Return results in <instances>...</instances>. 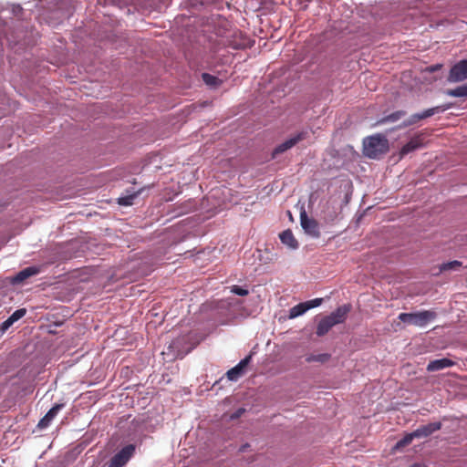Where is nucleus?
Segmentation results:
<instances>
[{
    "mask_svg": "<svg viewBox=\"0 0 467 467\" xmlns=\"http://www.w3.org/2000/svg\"><path fill=\"white\" fill-rule=\"evenodd\" d=\"M389 149L388 139L380 133L368 136L363 140V153L369 159H379Z\"/></svg>",
    "mask_w": 467,
    "mask_h": 467,
    "instance_id": "1",
    "label": "nucleus"
},
{
    "mask_svg": "<svg viewBox=\"0 0 467 467\" xmlns=\"http://www.w3.org/2000/svg\"><path fill=\"white\" fill-rule=\"evenodd\" d=\"M437 315L431 310H423L416 313H400L399 319L417 327H424L436 318Z\"/></svg>",
    "mask_w": 467,
    "mask_h": 467,
    "instance_id": "2",
    "label": "nucleus"
},
{
    "mask_svg": "<svg viewBox=\"0 0 467 467\" xmlns=\"http://www.w3.org/2000/svg\"><path fill=\"white\" fill-rule=\"evenodd\" d=\"M451 108V104H444L437 107H433L428 109H425L421 113H416L411 115L408 119H406L402 125H400L401 128H405L408 126H411L418 121L430 118L437 113L443 112Z\"/></svg>",
    "mask_w": 467,
    "mask_h": 467,
    "instance_id": "3",
    "label": "nucleus"
},
{
    "mask_svg": "<svg viewBox=\"0 0 467 467\" xmlns=\"http://www.w3.org/2000/svg\"><path fill=\"white\" fill-rule=\"evenodd\" d=\"M134 444H129L117 452L109 462L108 467H124L135 453Z\"/></svg>",
    "mask_w": 467,
    "mask_h": 467,
    "instance_id": "4",
    "label": "nucleus"
},
{
    "mask_svg": "<svg viewBox=\"0 0 467 467\" xmlns=\"http://www.w3.org/2000/svg\"><path fill=\"white\" fill-rule=\"evenodd\" d=\"M25 373L19 372L17 375L11 377L8 380L6 387L9 388V392L14 395L26 393L31 391V386L24 377Z\"/></svg>",
    "mask_w": 467,
    "mask_h": 467,
    "instance_id": "5",
    "label": "nucleus"
},
{
    "mask_svg": "<svg viewBox=\"0 0 467 467\" xmlns=\"http://www.w3.org/2000/svg\"><path fill=\"white\" fill-rule=\"evenodd\" d=\"M225 45L234 49H244L252 46V41L246 35L235 30L226 36Z\"/></svg>",
    "mask_w": 467,
    "mask_h": 467,
    "instance_id": "6",
    "label": "nucleus"
},
{
    "mask_svg": "<svg viewBox=\"0 0 467 467\" xmlns=\"http://www.w3.org/2000/svg\"><path fill=\"white\" fill-rule=\"evenodd\" d=\"M467 79V59L454 64L449 72L447 80L451 83L462 82Z\"/></svg>",
    "mask_w": 467,
    "mask_h": 467,
    "instance_id": "7",
    "label": "nucleus"
},
{
    "mask_svg": "<svg viewBox=\"0 0 467 467\" xmlns=\"http://www.w3.org/2000/svg\"><path fill=\"white\" fill-rule=\"evenodd\" d=\"M306 132H299L296 135L291 137L281 144L277 145L272 151V159H275L279 154L285 152L286 150L293 148L298 142L306 139Z\"/></svg>",
    "mask_w": 467,
    "mask_h": 467,
    "instance_id": "8",
    "label": "nucleus"
},
{
    "mask_svg": "<svg viewBox=\"0 0 467 467\" xmlns=\"http://www.w3.org/2000/svg\"><path fill=\"white\" fill-rule=\"evenodd\" d=\"M300 223L307 234L315 238L320 236L318 223L315 219L308 218L305 211L300 213Z\"/></svg>",
    "mask_w": 467,
    "mask_h": 467,
    "instance_id": "9",
    "label": "nucleus"
},
{
    "mask_svg": "<svg viewBox=\"0 0 467 467\" xmlns=\"http://www.w3.org/2000/svg\"><path fill=\"white\" fill-rule=\"evenodd\" d=\"M252 358V355H248L242 359L235 367L226 372V377L231 381L238 380L244 373L245 368L248 366Z\"/></svg>",
    "mask_w": 467,
    "mask_h": 467,
    "instance_id": "10",
    "label": "nucleus"
},
{
    "mask_svg": "<svg viewBox=\"0 0 467 467\" xmlns=\"http://www.w3.org/2000/svg\"><path fill=\"white\" fill-rule=\"evenodd\" d=\"M350 308L349 305H343L328 315L327 317L332 321V325L336 326L344 323Z\"/></svg>",
    "mask_w": 467,
    "mask_h": 467,
    "instance_id": "11",
    "label": "nucleus"
},
{
    "mask_svg": "<svg viewBox=\"0 0 467 467\" xmlns=\"http://www.w3.org/2000/svg\"><path fill=\"white\" fill-rule=\"evenodd\" d=\"M41 272L40 266H28L19 271L12 279L14 284H20L27 278L36 275Z\"/></svg>",
    "mask_w": 467,
    "mask_h": 467,
    "instance_id": "12",
    "label": "nucleus"
},
{
    "mask_svg": "<svg viewBox=\"0 0 467 467\" xmlns=\"http://www.w3.org/2000/svg\"><path fill=\"white\" fill-rule=\"evenodd\" d=\"M441 427V422H431L426 425L420 426L418 429L414 431V436L417 439L427 438L431 435L436 431H439Z\"/></svg>",
    "mask_w": 467,
    "mask_h": 467,
    "instance_id": "13",
    "label": "nucleus"
},
{
    "mask_svg": "<svg viewBox=\"0 0 467 467\" xmlns=\"http://www.w3.org/2000/svg\"><path fill=\"white\" fill-rule=\"evenodd\" d=\"M423 146V138L421 135L413 137L408 143H406L400 150V158L421 148Z\"/></svg>",
    "mask_w": 467,
    "mask_h": 467,
    "instance_id": "14",
    "label": "nucleus"
},
{
    "mask_svg": "<svg viewBox=\"0 0 467 467\" xmlns=\"http://www.w3.org/2000/svg\"><path fill=\"white\" fill-rule=\"evenodd\" d=\"M454 364V361L447 358L435 359L429 362L427 370L430 372L438 371L446 368L452 367Z\"/></svg>",
    "mask_w": 467,
    "mask_h": 467,
    "instance_id": "15",
    "label": "nucleus"
},
{
    "mask_svg": "<svg viewBox=\"0 0 467 467\" xmlns=\"http://www.w3.org/2000/svg\"><path fill=\"white\" fill-rule=\"evenodd\" d=\"M279 238L282 244H284L290 249H296L298 247V242L295 238L292 231L289 229L283 231L279 234Z\"/></svg>",
    "mask_w": 467,
    "mask_h": 467,
    "instance_id": "16",
    "label": "nucleus"
},
{
    "mask_svg": "<svg viewBox=\"0 0 467 467\" xmlns=\"http://www.w3.org/2000/svg\"><path fill=\"white\" fill-rule=\"evenodd\" d=\"M334 327V325H332V321H330V319L328 318L327 316H326L325 317H323L318 325H317V335L318 337H323L325 336L332 327Z\"/></svg>",
    "mask_w": 467,
    "mask_h": 467,
    "instance_id": "17",
    "label": "nucleus"
},
{
    "mask_svg": "<svg viewBox=\"0 0 467 467\" xmlns=\"http://www.w3.org/2000/svg\"><path fill=\"white\" fill-rule=\"evenodd\" d=\"M406 111L404 110H397L377 121V125H381L387 122H396L400 119L402 117L406 115Z\"/></svg>",
    "mask_w": 467,
    "mask_h": 467,
    "instance_id": "18",
    "label": "nucleus"
},
{
    "mask_svg": "<svg viewBox=\"0 0 467 467\" xmlns=\"http://www.w3.org/2000/svg\"><path fill=\"white\" fill-rule=\"evenodd\" d=\"M445 93L453 98H467V83L452 89H447Z\"/></svg>",
    "mask_w": 467,
    "mask_h": 467,
    "instance_id": "19",
    "label": "nucleus"
},
{
    "mask_svg": "<svg viewBox=\"0 0 467 467\" xmlns=\"http://www.w3.org/2000/svg\"><path fill=\"white\" fill-rule=\"evenodd\" d=\"M308 310V306L306 302H302L293 306L289 310V318H296L303 314H305Z\"/></svg>",
    "mask_w": 467,
    "mask_h": 467,
    "instance_id": "20",
    "label": "nucleus"
},
{
    "mask_svg": "<svg viewBox=\"0 0 467 467\" xmlns=\"http://www.w3.org/2000/svg\"><path fill=\"white\" fill-rule=\"evenodd\" d=\"M202 78L207 86L213 88L219 87L222 84L221 79H219L217 77L213 76L209 73H202Z\"/></svg>",
    "mask_w": 467,
    "mask_h": 467,
    "instance_id": "21",
    "label": "nucleus"
},
{
    "mask_svg": "<svg viewBox=\"0 0 467 467\" xmlns=\"http://www.w3.org/2000/svg\"><path fill=\"white\" fill-rule=\"evenodd\" d=\"M57 411L58 410H48L47 413L39 420L37 424L38 429L43 430L48 427Z\"/></svg>",
    "mask_w": 467,
    "mask_h": 467,
    "instance_id": "22",
    "label": "nucleus"
},
{
    "mask_svg": "<svg viewBox=\"0 0 467 467\" xmlns=\"http://www.w3.org/2000/svg\"><path fill=\"white\" fill-rule=\"evenodd\" d=\"M417 439L416 436H414V431L406 434L401 440H400L397 444L396 448H402L411 443V441Z\"/></svg>",
    "mask_w": 467,
    "mask_h": 467,
    "instance_id": "23",
    "label": "nucleus"
},
{
    "mask_svg": "<svg viewBox=\"0 0 467 467\" xmlns=\"http://www.w3.org/2000/svg\"><path fill=\"white\" fill-rule=\"evenodd\" d=\"M138 194L139 192H135L130 195L119 197L118 200V203L123 206L131 205L133 203V200L138 196Z\"/></svg>",
    "mask_w": 467,
    "mask_h": 467,
    "instance_id": "24",
    "label": "nucleus"
},
{
    "mask_svg": "<svg viewBox=\"0 0 467 467\" xmlns=\"http://www.w3.org/2000/svg\"><path fill=\"white\" fill-rule=\"evenodd\" d=\"M462 265V263L460 261H451L446 264L441 265V271H448V270H456L459 269Z\"/></svg>",
    "mask_w": 467,
    "mask_h": 467,
    "instance_id": "25",
    "label": "nucleus"
},
{
    "mask_svg": "<svg viewBox=\"0 0 467 467\" xmlns=\"http://www.w3.org/2000/svg\"><path fill=\"white\" fill-rule=\"evenodd\" d=\"M26 314V308H19L16 310L8 318L13 322H16Z\"/></svg>",
    "mask_w": 467,
    "mask_h": 467,
    "instance_id": "26",
    "label": "nucleus"
},
{
    "mask_svg": "<svg viewBox=\"0 0 467 467\" xmlns=\"http://www.w3.org/2000/svg\"><path fill=\"white\" fill-rule=\"evenodd\" d=\"M230 289H231L232 293H234L235 295H238V296H247L249 294V291L246 288H243V287H241L239 285H232L230 287Z\"/></svg>",
    "mask_w": 467,
    "mask_h": 467,
    "instance_id": "27",
    "label": "nucleus"
},
{
    "mask_svg": "<svg viewBox=\"0 0 467 467\" xmlns=\"http://www.w3.org/2000/svg\"><path fill=\"white\" fill-rule=\"evenodd\" d=\"M323 302L322 298H315L309 301H306V306H308V310L317 306H319Z\"/></svg>",
    "mask_w": 467,
    "mask_h": 467,
    "instance_id": "28",
    "label": "nucleus"
},
{
    "mask_svg": "<svg viewBox=\"0 0 467 467\" xmlns=\"http://www.w3.org/2000/svg\"><path fill=\"white\" fill-rule=\"evenodd\" d=\"M329 356L327 354H321L318 356H311L307 358V361H321L324 362L327 360Z\"/></svg>",
    "mask_w": 467,
    "mask_h": 467,
    "instance_id": "29",
    "label": "nucleus"
},
{
    "mask_svg": "<svg viewBox=\"0 0 467 467\" xmlns=\"http://www.w3.org/2000/svg\"><path fill=\"white\" fill-rule=\"evenodd\" d=\"M14 323L9 319L7 318L5 321L3 322V324L1 325V327L0 329L5 332Z\"/></svg>",
    "mask_w": 467,
    "mask_h": 467,
    "instance_id": "30",
    "label": "nucleus"
},
{
    "mask_svg": "<svg viewBox=\"0 0 467 467\" xmlns=\"http://www.w3.org/2000/svg\"><path fill=\"white\" fill-rule=\"evenodd\" d=\"M441 64H436V65H433V66H431L430 67H428V71L434 72V71L441 69Z\"/></svg>",
    "mask_w": 467,
    "mask_h": 467,
    "instance_id": "31",
    "label": "nucleus"
},
{
    "mask_svg": "<svg viewBox=\"0 0 467 467\" xmlns=\"http://www.w3.org/2000/svg\"><path fill=\"white\" fill-rule=\"evenodd\" d=\"M244 410H237L234 414L231 415L230 418L231 419H238L240 416H241V413L243 412Z\"/></svg>",
    "mask_w": 467,
    "mask_h": 467,
    "instance_id": "32",
    "label": "nucleus"
},
{
    "mask_svg": "<svg viewBox=\"0 0 467 467\" xmlns=\"http://www.w3.org/2000/svg\"><path fill=\"white\" fill-rule=\"evenodd\" d=\"M248 447H249V444H248V443H246V444H244V445L241 446V448H240V451H246V449H247Z\"/></svg>",
    "mask_w": 467,
    "mask_h": 467,
    "instance_id": "33",
    "label": "nucleus"
},
{
    "mask_svg": "<svg viewBox=\"0 0 467 467\" xmlns=\"http://www.w3.org/2000/svg\"><path fill=\"white\" fill-rule=\"evenodd\" d=\"M51 409H54V410H57V409H61V405H58V404H55L52 406Z\"/></svg>",
    "mask_w": 467,
    "mask_h": 467,
    "instance_id": "34",
    "label": "nucleus"
},
{
    "mask_svg": "<svg viewBox=\"0 0 467 467\" xmlns=\"http://www.w3.org/2000/svg\"><path fill=\"white\" fill-rule=\"evenodd\" d=\"M412 467H420V466H416V465H415V466H412Z\"/></svg>",
    "mask_w": 467,
    "mask_h": 467,
    "instance_id": "35",
    "label": "nucleus"
}]
</instances>
